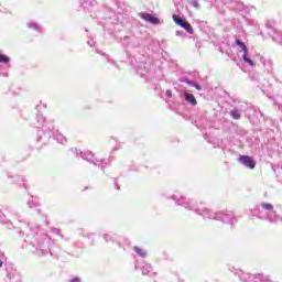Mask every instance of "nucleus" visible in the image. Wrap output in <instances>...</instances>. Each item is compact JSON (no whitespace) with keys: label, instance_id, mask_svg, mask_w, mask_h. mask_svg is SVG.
<instances>
[{"label":"nucleus","instance_id":"7","mask_svg":"<svg viewBox=\"0 0 282 282\" xmlns=\"http://www.w3.org/2000/svg\"><path fill=\"white\" fill-rule=\"evenodd\" d=\"M133 250L139 254L140 257H147V251L144 249H141L140 247H134Z\"/></svg>","mask_w":282,"mask_h":282},{"label":"nucleus","instance_id":"3","mask_svg":"<svg viewBox=\"0 0 282 282\" xmlns=\"http://www.w3.org/2000/svg\"><path fill=\"white\" fill-rule=\"evenodd\" d=\"M140 17L141 19H143V21H147L148 23H152V25H160V19L155 18L151 13H141Z\"/></svg>","mask_w":282,"mask_h":282},{"label":"nucleus","instance_id":"2","mask_svg":"<svg viewBox=\"0 0 282 282\" xmlns=\"http://www.w3.org/2000/svg\"><path fill=\"white\" fill-rule=\"evenodd\" d=\"M240 164H243L247 166V169H254L257 166V161L252 159V156H247V155H240L239 158Z\"/></svg>","mask_w":282,"mask_h":282},{"label":"nucleus","instance_id":"11","mask_svg":"<svg viewBox=\"0 0 282 282\" xmlns=\"http://www.w3.org/2000/svg\"><path fill=\"white\" fill-rule=\"evenodd\" d=\"M193 6H194L196 9H199V1L194 0V1H193Z\"/></svg>","mask_w":282,"mask_h":282},{"label":"nucleus","instance_id":"10","mask_svg":"<svg viewBox=\"0 0 282 282\" xmlns=\"http://www.w3.org/2000/svg\"><path fill=\"white\" fill-rule=\"evenodd\" d=\"M262 208H264L265 210H274V206H272V204L270 203H263Z\"/></svg>","mask_w":282,"mask_h":282},{"label":"nucleus","instance_id":"14","mask_svg":"<svg viewBox=\"0 0 282 282\" xmlns=\"http://www.w3.org/2000/svg\"><path fill=\"white\" fill-rule=\"evenodd\" d=\"M72 282H80V279L74 278V279L72 280Z\"/></svg>","mask_w":282,"mask_h":282},{"label":"nucleus","instance_id":"9","mask_svg":"<svg viewBox=\"0 0 282 282\" xmlns=\"http://www.w3.org/2000/svg\"><path fill=\"white\" fill-rule=\"evenodd\" d=\"M229 113L234 120H239V118H241V113H239V111H230Z\"/></svg>","mask_w":282,"mask_h":282},{"label":"nucleus","instance_id":"13","mask_svg":"<svg viewBox=\"0 0 282 282\" xmlns=\"http://www.w3.org/2000/svg\"><path fill=\"white\" fill-rule=\"evenodd\" d=\"M194 87H195L196 89H198V91L202 90V87H200L199 85H197V84H194Z\"/></svg>","mask_w":282,"mask_h":282},{"label":"nucleus","instance_id":"4","mask_svg":"<svg viewBox=\"0 0 282 282\" xmlns=\"http://www.w3.org/2000/svg\"><path fill=\"white\" fill-rule=\"evenodd\" d=\"M185 100L186 102H189V105H197V99H195V96L191 93H185Z\"/></svg>","mask_w":282,"mask_h":282},{"label":"nucleus","instance_id":"12","mask_svg":"<svg viewBox=\"0 0 282 282\" xmlns=\"http://www.w3.org/2000/svg\"><path fill=\"white\" fill-rule=\"evenodd\" d=\"M165 94H166L167 98H171L173 96V91H171V90H166Z\"/></svg>","mask_w":282,"mask_h":282},{"label":"nucleus","instance_id":"8","mask_svg":"<svg viewBox=\"0 0 282 282\" xmlns=\"http://www.w3.org/2000/svg\"><path fill=\"white\" fill-rule=\"evenodd\" d=\"M0 63H10V57L0 52Z\"/></svg>","mask_w":282,"mask_h":282},{"label":"nucleus","instance_id":"15","mask_svg":"<svg viewBox=\"0 0 282 282\" xmlns=\"http://www.w3.org/2000/svg\"><path fill=\"white\" fill-rule=\"evenodd\" d=\"M34 30H39V25L34 24L33 25Z\"/></svg>","mask_w":282,"mask_h":282},{"label":"nucleus","instance_id":"1","mask_svg":"<svg viewBox=\"0 0 282 282\" xmlns=\"http://www.w3.org/2000/svg\"><path fill=\"white\" fill-rule=\"evenodd\" d=\"M172 19H173L174 23H176V25H180L181 28L186 30V32H188V34H193V26L186 20H184V19L180 18V15H175V14L172 17Z\"/></svg>","mask_w":282,"mask_h":282},{"label":"nucleus","instance_id":"6","mask_svg":"<svg viewBox=\"0 0 282 282\" xmlns=\"http://www.w3.org/2000/svg\"><path fill=\"white\" fill-rule=\"evenodd\" d=\"M242 58H243L245 63H248V65H250V67L254 66V62L251 58L248 57V53H245L242 55Z\"/></svg>","mask_w":282,"mask_h":282},{"label":"nucleus","instance_id":"5","mask_svg":"<svg viewBox=\"0 0 282 282\" xmlns=\"http://www.w3.org/2000/svg\"><path fill=\"white\" fill-rule=\"evenodd\" d=\"M236 44L238 45V47H241L245 54H248V46H246V43H243L241 40H236Z\"/></svg>","mask_w":282,"mask_h":282},{"label":"nucleus","instance_id":"16","mask_svg":"<svg viewBox=\"0 0 282 282\" xmlns=\"http://www.w3.org/2000/svg\"><path fill=\"white\" fill-rule=\"evenodd\" d=\"M3 267V262L0 260V268H2Z\"/></svg>","mask_w":282,"mask_h":282}]
</instances>
